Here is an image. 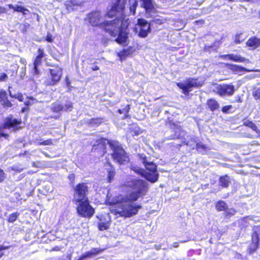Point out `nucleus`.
Instances as JSON below:
<instances>
[{
	"label": "nucleus",
	"mask_w": 260,
	"mask_h": 260,
	"mask_svg": "<svg viewBox=\"0 0 260 260\" xmlns=\"http://www.w3.org/2000/svg\"><path fill=\"white\" fill-rule=\"evenodd\" d=\"M129 187L132 189L131 192L111 204L115 207L112 212L114 215H118L125 218L133 217L138 214L139 210L142 208V206L140 204H134L133 203L145 196L148 191L146 182L140 179L132 180Z\"/></svg>",
	"instance_id": "obj_1"
},
{
	"label": "nucleus",
	"mask_w": 260,
	"mask_h": 260,
	"mask_svg": "<svg viewBox=\"0 0 260 260\" xmlns=\"http://www.w3.org/2000/svg\"><path fill=\"white\" fill-rule=\"evenodd\" d=\"M128 20L123 16L111 20H105L101 22L100 28L111 37L117 36L114 41L118 44L126 46L129 44L127 30L129 25Z\"/></svg>",
	"instance_id": "obj_2"
},
{
	"label": "nucleus",
	"mask_w": 260,
	"mask_h": 260,
	"mask_svg": "<svg viewBox=\"0 0 260 260\" xmlns=\"http://www.w3.org/2000/svg\"><path fill=\"white\" fill-rule=\"evenodd\" d=\"M109 146L112 151L111 157L115 162L119 165H126L129 162V155L118 141L109 142Z\"/></svg>",
	"instance_id": "obj_3"
},
{
	"label": "nucleus",
	"mask_w": 260,
	"mask_h": 260,
	"mask_svg": "<svg viewBox=\"0 0 260 260\" xmlns=\"http://www.w3.org/2000/svg\"><path fill=\"white\" fill-rule=\"evenodd\" d=\"M139 156L146 168L144 177L152 183L157 182L159 178V174L157 171V166L153 162H148L145 154H139Z\"/></svg>",
	"instance_id": "obj_4"
},
{
	"label": "nucleus",
	"mask_w": 260,
	"mask_h": 260,
	"mask_svg": "<svg viewBox=\"0 0 260 260\" xmlns=\"http://www.w3.org/2000/svg\"><path fill=\"white\" fill-rule=\"evenodd\" d=\"M52 68L48 69V76L44 81L46 86H53L57 85L62 76V69L58 65H51Z\"/></svg>",
	"instance_id": "obj_5"
},
{
	"label": "nucleus",
	"mask_w": 260,
	"mask_h": 260,
	"mask_svg": "<svg viewBox=\"0 0 260 260\" xmlns=\"http://www.w3.org/2000/svg\"><path fill=\"white\" fill-rule=\"evenodd\" d=\"M74 203L77 204V213L80 217L89 219L95 213V209L90 205L88 199Z\"/></svg>",
	"instance_id": "obj_6"
},
{
	"label": "nucleus",
	"mask_w": 260,
	"mask_h": 260,
	"mask_svg": "<svg viewBox=\"0 0 260 260\" xmlns=\"http://www.w3.org/2000/svg\"><path fill=\"white\" fill-rule=\"evenodd\" d=\"M73 109V103L71 101H67L64 104L61 105L58 102H55L51 104L50 110L56 115L51 116L50 118L59 119L61 117V112H70Z\"/></svg>",
	"instance_id": "obj_7"
},
{
	"label": "nucleus",
	"mask_w": 260,
	"mask_h": 260,
	"mask_svg": "<svg viewBox=\"0 0 260 260\" xmlns=\"http://www.w3.org/2000/svg\"><path fill=\"white\" fill-rule=\"evenodd\" d=\"M73 202L82 201L88 199L89 187L86 182H79L73 188Z\"/></svg>",
	"instance_id": "obj_8"
},
{
	"label": "nucleus",
	"mask_w": 260,
	"mask_h": 260,
	"mask_svg": "<svg viewBox=\"0 0 260 260\" xmlns=\"http://www.w3.org/2000/svg\"><path fill=\"white\" fill-rule=\"evenodd\" d=\"M203 83L199 81L197 78H189L186 80L185 83L178 82L176 85L182 90V93L188 95L191 91L192 88H199L202 86Z\"/></svg>",
	"instance_id": "obj_9"
},
{
	"label": "nucleus",
	"mask_w": 260,
	"mask_h": 260,
	"mask_svg": "<svg viewBox=\"0 0 260 260\" xmlns=\"http://www.w3.org/2000/svg\"><path fill=\"white\" fill-rule=\"evenodd\" d=\"M112 4L109 9H107L106 15L109 18H120L125 16L123 14L124 7L120 4L121 0H112Z\"/></svg>",
	"instance_id": "obj_10"
},
{
	"label": "nucleus",
	"mask_w": 260,
	"mask_h": 260,
	"mask_svg": "<svg viewBox=\"0 0 260 260\" xmlns=\"http://www.w3.org/2000/svg\"><path fill=\"white\" fill-rule=\"evenodd\" d=\"M259 232L260 225H254L253 226L251 243L247 249L248 252L250 254L254 253L259 247L260 238L258 233Z\"/></svg>",
	"instance_id": "obj_11"
},
{
	"label": "nucleus",
	"mask_w": 260,
	"mask_h": 260,
	"mask_svg": "<svg viewBox=\"0 0 260 260\" xmlns=\"http://www.w3.org/2000/svg\"><path fill=\"white\" fill-rule=\"evenodd\" d=\"M116 141V140H108L106 138H100L96 140L95 144L92 145V151L104 156L107 152V144L109 145V142Z\"/></svg>",
	"instance_id": "obj_12"
},
{
	"label": "nucleus",
	"mask_w": 260,
	"mask_h": 260,
	"mask_svg": "<svg viewBox=\"0 0 260 260\" xmlns=\"http://www.w3.org/2000/svg\"><path fill=\"white\" fill-rule=\"evenodd\" d=\"M136 26V29H139L138 36L142 38L147 37L151 31L150 24L142 18L138 19Z\"/></svg>",
	"instance_id": "obj_13"
},
{
	"label": "nucleus",
	"mask_w": 260,
	"mask_h": 260,
	"mask_svg": "<svg viewBox=\"0 0 260 260\" xmlns=\"http://www.w3.org/2000/svg\"><path fill=\"white\" fill-rule=\"evenodd\" d=\"M21 124L22 120L21 119L14 118L12 115H10L6 117L3 123V127L4 128L12 129L14 131H16L22 128Z\"/></svg>",
	"instance_id": "obj_14"
},
{
	"label": "nucleus",
	"mask_w": 260,
	"mask_h": 260,
	"mask_svg": "<svg viewBox=\"0 0 260 260\" xmlns=\"http://www.w3.org/2000/svg\"><path fill=\"white\" fill-rule=\"evenodd\" d=\"M216 92L220 96H231L233 95L235 91V86L232 84H220L216 87Z\"/></svg>",
	"instance_id": "obj_15"
},
{
	"label": "nucleus",
	"mask_w": 260,
	"mask_h": 260,
	"mask_svg": "<svg viewBox=\"0 0 260 260\" xmlns=\"http://www.w3.org/2000/svg\"><path fill=\"white\" fill-rule=\"evenodd\" d=\"M102 16L99 11L95 10L89 13L86 16V20L93 27H100Z\"/></svg>",
	"instance_id": "obj_16"
},
{
	"label": "nucleus",
	"mask_w": 260,
	"mask_h": 260,
	"mask_svg": "<svg viewBox=\"0 0 260 260\" xmlns=\"http://www.w3.org/2000/svg\"><path fill=\"white\" fill-rule=\"evenodd\" d=\"M135 49L132 46H129L126 49H123L119 52L117 53V56L119 57V60L122 61L126 59V58L131 55L135 51Z\"/></svg>",
	"instance_id": "obj_17"
},
{
	"label": "nucleus",
	"mask_w": 260,
	"mask_h": 260,
	"mask_svg": "<svg viewBox=\"0 0 260 260\" xmlns=\"http://www.w3.org/2000/svg\"><path fill=\"white\" fill-rule=\"evenodd\" d=\"M130 109L131 105L129 104L122 105H121V108L117 110V112L123 115L121 119H130L131 115L129 114Z\"/></svg>",
	"instance_id": "obj_18"
},
{
	"label": "nucleus",
	"mask_w": 260,
	"mask_h": 260,
	"mask_svg": "<svg viewBox=\"0 0 260 260\" xmlns=\"http://www.w3.org/2000/svg\"><path fill=\"white\" fill-rule=\"evenodd\" d=\"M104 249L93 248H92L91 251L85 252L84 253L80 255L77 260H83L84 258L91 257L92 256L96 255L99 253L103 252Z\"/></svg>",
	"instance_id": "obj_19"
},
{
	"label": "nucleus",
	"mask_w": 260,
	"mask_h": 260,
	"mask_svg": "<svg viewBox=\"0 0 260 260\" xmlns=\"http://www.w3.org/2000/svg\"><path fill=\"white\" fill-rule=\"evenodd\" d=\"M246 45L251 49H255L260 46V38L252 36L247 40Z\"/></svg>",
	"instance_id": "obj_20"
},
{
	"label": "nucleus",
	"mask_w": 260,
	"mask_h": 260,
	"mask_svg": "<svg viewBox=\"0 0 260 260\" xmlns=\"http://www.w3.org/2000/svg\"><path fill=\"white\" fill-rule=\"evenodd\" d=\"M109 168L107 169V177L106 181L107 183H111L114 179L116 175V170L113 165L111 162L108 163Z\"/></svg>",
	"instance_id": "obj_21"
},
{
	"label": "nucleus",
	"mask_w": 260,
	"mask_h": 260,
	"mask_svg": "<svg viewBox=\"0 0 260 260\" xmlns=\"http://www.w3.org/2000/svg\"><path fill=\"white\" fill-rule=\"evenodd\" d=\"M206 105L208 109L214 112L219 108V104L214 98H210L207 100Z\"/></svg>",
	"instance_id": "obj_22"
},
{
	"label": "nucleus",
	"mask_w": 260,
	"mask_h": 260,
	"mask_svg": "<svg viewBox=\"0 0 260 260\" xmlns=\"http://www.w3.org/2000/svg\"><path fill=\"white\" fill-rule=\"evenodd\" d=\"M105 121L104 117H94L89 119L86 123L90 126H99L103 123Z\"/></svg>",
	"instance_id": "obj_23"
},
{
	"label": "nucleus",
	"mask_w": 260,
	"mask_h": 260,
	"mask_svg": "<svg viewBox=\"0 0 260 260\" xmlns=\"http://www.w3.org/2000/svg\"><path fill=\"white\" fill-rule=\"evenodd\" d=\"M45 56L44 50L43 48L38 49V55L36 56L34 62V66H39L42 62V59Z\"/></svg>",
	"instance_id": "obj_24"
},
{
	"label": "nucleus",
	"mask_w": 260,
	"mask_h": 260,
	"mask_svg": "<svg viewBox=\"0 0 260 260\" xmlns=\"http://www.w3.org/2000/svg\"><path fill=\"white\" fill-rule=\"evenodd\" d=\"M225 66L227 69L231 70L235 74L246 71V69L244 67L237 64L226 63Z\"/></svg>",
	"instance_id": "obj_25"
},
{
	"label": "nucleus",
	"mask_w": 260,
	"mask_h": 260,
	"mask_svg": "<svg viewBox=\"0 0 260 260\" xmlns=\"http://www.w3.org/2000/svg\"><path fill=\"white\" fill-rule=\"evenodd\" d=\"M8 7L10 9L13 10L14 11L20 12L23 15H26L27 12H29V10L22 6L16 5L14 6L12 4L8 5Z\"/></svg>",
	"instance_id": "obj_26"
},
{
	"label": "nucleus",
	"mask_w": 260,
	"mask_h": 260,
	"mask_svg": "<svg viewBox=\"0 0 260 260\" xmlns=\"http://www.w3.org/2000/svg\"><path fill=\"white\" fill-rule=\"evenodd\" d=\"M142 7L144 8L146 12H151L154 9V5L152 0H141Z\"/></svg>",
	"instance_id": "obj_27"
},
{
	"label": "nucleus",
	"mask_w": 260,
	"mask_h": 260,
	"mask_svg": "<svg viewBox=\"0 0 260 260\" xmlns=\"http://www.w3.org/2000/svg\"><path fill=\"white\" fill-rule=\"evenodd\" d=\"M230 182V178L228 175L221 176L219 178V185L223 188L228 187Z\"/></svg>",
	"instance_id": "obj_28"
},
{
	"label": "nucleus",
	"mask_w": 260,
	"mask_h": 260,
	"mask_svg": "<svg viewBox=\"0 0 260 260\" xmlns=\"http://www.w3.org/2000/svg\"><path fill=\"white\" fill-rule=\"evenodd\" d=\"M196 149L199 153L201 154H205L208 150H210V148L208 146L201 142L196 143Z\"/></svg>",
	"instance_id": "obj_29"
},
{
	"label": "nucleus",
	"mask_w": 260,
	"mask_h": 260,
	"mask_svg": "<svg viewBox=\"0 0 260 260\" xmlns=\"http://www.w3.org/2000/svg\"><path fill=\"white\" fill-rule=\"evenodd\" d=\"M243 125L251 128L256 133L257 137H260V130L258 129L256 124L252 121L247 120L244 122Z\"/></svg>",
	"instance_id": "obj_30"
},
{
	"label": "nucleus",
	"mask_w": 260,
	"mask_h": 260,
	"mask_svg": "<svg viewBox=\"0 0 260 260\" xmlns=\"http://www.w3.org/2000/svg\"><path fill=\"white\" fill-rule=\"evenodd\" d=\"M215 207L216 210L218 211H224L226 209H228V205L225 201L222 200H219L216 202L215 204Z\"/></svg>",
	"instance_id": "obj_31"
},
{
	"label": "nucleus",
	"mask_w": 260,
	"mask_h": 260,
	"mask_svg": "<svg viewBox=\"0 0 260 260\" xmlns=\"http://www.w3.org/2000/svg\"><path fill=\"white\" fill-rule=\"evenodd\" d=\"M102 221V219H100ZM111 224L110 221H100L98 224V229L101 231L108 230Z\"/></svg>",
	"instance_id": "obj_32"
},
{
	"label": "nucleus",
	"mask_w": 260,
	"mask_h": 260,
	"mask_svg": "<svg viewBox=\"0 0 260 260\" xmlns=\"http://www.w3.org/2000/svg\"><path fill=\"white\" fill-rule=\"evenodd\" d=\"M225 57H227L229 59L236 61V62H243L245 58L240 56L234 55L233 54H226L224 55Z\"/></svg>",
	"instance_id": "obj_33"
},
{
	"label": "nucleus",
	"mask_w": 260,
	"mask_h": 260,
	"mask_svg": "<svg viewBox=\"0 0 260 260\" xmlns=\"http://www.w3.org/2000/svg\"><path fill=\"white\" fill-rule=\"evenodd\" d=\"M128 132L133 137L138 136L142 133L141 129L138 126L130 127L129 128Z\"/></svg>",
	"instance_id": "obj_34"
},
{
	"label": "nucleus",
	"mask_w": 260,
	"mask_h": 260,
	"mask_svg": "<svg viewBox=\"0 0 260 260\" xmlns=\"http://www.w3.org/2000/svg\"><path fill=\"white\" fill-rule=\"evenodd\" d=\"M236 213V211L234 208L226 209L224 211V217L225 218L229 219L232 216H234Z\"/></svg>",
	"instance_id": "obj_35"
},
{
	"label": "nucleus",
	"mask_w": 260,
	"mask_h": 260,
	"mask_svg": "<svg viewBox=\"0 0 260 260\" xmlns=\"http://www.w3.org/2000/svg\"><path fill=\"white\" fill-rule=\"evenodd\" d=\"M19 215L20 214L18 212H15L10 214L8 216L7 221L9 223L14 222L17 219V218L19 216Z\"/></svg>",
	"instance_id": "obj_36"
},
{
	"label": "nucleus",
	"mask_w": 260,
	"mask_h": 260,
	"mask_svg": "<svg viewBox=\"0 0 260 260\" xmlns=\"http://www.w3.org/2000/svg\"><path fill=\"white\" fill-rule=\"evenodd\" d=\"M38 144L39 145H43V146H47V145H51L53 144L52 139H49L43 141L39 142Z\"/></svg>",
	"instance_id": "obj_37"
},
{
	"label": "nucleus",
	"mask_w": 260,
	"mask_h": 260,
	"mask_svg": "<svg viewBox=\"0 0 260 260\" xmlns=\"http://www.w3.org/2000/svg\"><path fill=\"white\" fill-rule=\"evenodd\" d=\"M76 176L74 173H70L68 176V179L70 181V185H74L75 181Z\"/></svg>",
	"instance_id": "obj_38"
},
{
	"label": "nucleus",
	"mask_w": 260,
	"mask_h": 260,
	"mask_svg": "<svg viewBox=\"0 0 260 260\" xmlns=\"http://www.w3.org/2000/svg\"><path fill=\"white\" fill-rule=\"evenodd\" d=\"M232 108L233 106L231 105L224 106L221 108V111L224 114H228L230 113L229 110Z\"/></svg>",
	"instance_id": "obj_39"
},
{
	"label": "nucleus",
	"mask_w": 260,
	"mask_h": 260,
	"mask_svg": "<svg viewBox=\"0 0 260 260\" xmlns=\"http://www.w3.org/2000/svg\"><path fill=\"white\" fill-rule=\"evenodd\" d=\"M65 6H66V9L68 11H70L71 10H74V8L73 7L74 5L73 4V3H72V2L71 1H67L66 4H65Z\"/></svg>",
	"instance_id": "obj_40"
},
{
	"label": "nucleus",
	"mask_w": 260,
	"mask_h": 260,
	"mask_svg": "<svg viewBox=\"0 0 260 260\" xmlns=\"http://www.w3.org/2000/svg\"><path fill=\"white\" fill-rule=\"evenodd\" d=\"M252 95L255 100H260V88L255 90L253 92Z\"/></svg>",
	"instance_id": "obj_41"
},
{
	"label": "nucleus",
	"mask_w": 260,
	"mask_h": 260,
	"mask_svg": "<svg viewBox=\"0 0 260 260\" xmlns=\"http://www.w3.org/2000/svg\"><path fill=\"white\" fill-rule=\"evenodd\" d=\"M7 98V94L5 90H0V102H2Z\"/></svg>",
	"instance_id": "obj_42"
},
{
	"label": "nucleus",
	"mask_w": 260,
	"mask_h": 260,
	"mask_svg": "<svg viewBox=\"0 0 260 260\" xmlns=\"http://www.w3.org/2000/svg\"><path fill=\"white\" fill-rule=\"evenodd\" d=\"M1 103L3 105V106L5 107L9 108L12 107V103L10 101L8 100V98H7L6 100H4L2 102H1Z\"/></svg>",
	"instance_id": "obj_43"
},
{
	"label": "nucleus",
	"mask_w": 260,
	"mask_h": 260,
	"mask_svg": "<svg viewBox=\"0 0 260 260\" xmlns=\"http://www.w3.org/2000/svg\"><path fill=\"white\" fill-rule=\"evenodd\" d=\"M45 41L49 43H52L53 42V38L52 35L50 33H48L45 38Z\"/></svg>",
	"instance_id": "obj_44"
},
{
	"label": "nucleus",
	"mask_w": 260,
	"mask_h": 260,
	"mask_svg": "<svg viewBox=\"0 0 260 260\" xmlns=\"http://www.w3.org/2000/svg\"><path fill=\"white\" fill-rule=\"evenodd\" d=\"M6 178L4 171L0 169V183L3 182Z\"/></svg>",
	"instance_id": "obj_45"
},
{
	"label": "nucleus",
	"mask_w": 260,
	"mask_h": 260,
	"mask_svg": "<svg viewBox=\"0 0 260 260\" xmlns=\"http://www.w3.org/2000/svg\"><path fill=\"white\" fill-rule=\"evenodd\" d=\"M13 97L17 99L20 102H22L24 99L23 94L21 93H18L17 94H15Z\"/></svg>",
	"instance_id": "obj_46"
},
{
	"label": "nucleus",
	"mask_w": 260,
	"mask_h": 260,
	"mask_svg": "<svg viewBox=\"0 0 260 260\" xmlns=\"http://www.w3.org/2000/svg\"><path fill=\"white\" fill-rule=\"evenodd\" d=\"M64 81H65L67 87H68L69 89H70L71 87V82L68 76H66L65 77Z\"/></svg>",
	"instance_id": "obj_47"
},
{
	"label": "nucleus",
	"mask_w": 260,
	"mask_h": 260,
	"mask_svg": "<svg viewBox=\"0 0 260 260\" xmlns=\"http://www.w3.org/2000/svg\"><path fill=\"white\" fill-rule=\"evenodd\" d=\"M136 173L144 177L145 171H144V169L138 168Z\"/></svg>",
	"instance_id": "obj_48"
},
{
	"label": "nucleus",
	"mask_w": 260,
	"mask_h": 260,
	"mask_svg": "<svg viewBox=\"0 0 260 260\" xmlns=\"http://www.w3.org/2000/svg\"><path fill=\"white\" fill-rule=\"evenodd\" d=\"M7 75L5 73H3L0 75V81H4L6 80V79H7Z\"/></svg>",
	"instance_id": "obj_49"
},
{
	"label": "nucleus",
	"mask_w": 260,
	"mask_h": 260,
	"mask_svg": "<svg viewBox=\"0 0 260 260\" xmlns=\"http://www.w3.org/2000/svg\"><path fill=\"white\" fill-rule=\"evenodd\" d=\"M240 35H236L235 42L237 44H240L241 42V41L239 39Z\"/></svg>",
	"instance_id": "obj_50"
},
{
	"label": "nucleus",
	"mask_w": 260,
	"mask_h": 260,
	"mask_svg": "<svg viewBox=\"0 0 260 260\" xmlns=\"http://www.w3.org/2000/svg\"><path fill=\"white\" fill-rule=\"evenodd\" d=\"M137 6V2H135V3L134 4L133 6V14L134 15L135 14V12H136V7Z\"/></svg>",
	"instance_id": "obj_51"
},
{
	"label": "nucleus",
	"mask_w": 260,
	"mask_h": 260,
	"mask_svg": "<svg viewBox=\"0 0 260 260\" xmlns=\"http://www.w3.org/2000/svg\"><path fill=\"white\" fill-rule=\"evenodd\" d=\"M10 246H4L3 245H0V251L8 249L10 248Z\"/></svg>",
	"instance_id": "obj_52"
},
{
	"label": "nucleus",
	"mask_w": 260,
	"mask_h": 260,
	"mask_svg": "<svg viewBox=\"0 0 260 260\" xmlns=\"http://www.w3.org/2000/svg\"><path fill=\"white\" fill-rule=\"evenodd\" d=\"M204 23V20H196L194 21V24H199V23H200V24H203Z\"/></svg>",
	"instance_id": "obj_53"
},
{
	"label": "nucleus",
	"mask_w": 260,
	"mask_h": 260,
	"mask_svg": "<svg viewBox=\"0 0 260 260\" xmlns=\"http://www.w3.org/2000/svg\"><path fill=\"white\" fill-rule=\"evenodd\" d=\"M91 69L92 71H98L100 69V68L98 66H94L93 67H92L91 68Z\"/></svg>",
	"instance_id": "obj_54"
},
{
	"label": "nucleus",
	"mask_w": 260,
	"mask_h": 260,
	"mask_svg": "<svg viewBox=\"0 0 260 260\" xmlns=\"http://www.w3.org/2000/svg\"><path fill=\"white\" fill-rule=\"evenodd\" d=\"M179 242H175L173 243V247L174 248H177L179 247Z\"/></svg>",
	"instance_id": "obj_55"
},
{
	"label": "nucleus",
	"mask_w": 260,
	"mask_h": 260,
	"mask_svg": "<svg viewBox=\"0 0 260 260\" xmlns=\"http://www.w3.org/2000/svg\"><path fill=\"white\" fill-rule=\"evenodd\" d=\"M34 66V69H35V71L37 75H38V74H39V69H38V67L39 66Z\"/></svg>",
	"instance_id": "obj_56"
},
{
	"label": "nucleus",
	"mask_w": 260,
	"mask_h": 260,
	"mask_svg": "<svg viewBox=\"0 0 260 260\" xmlns=\"http://www.w3.org/2000/svg\"><path fill=\"white\" fill-rule=\"evenodd\" d=\"M1 9H0V14L2 13H4L6 12V9L4 7L1 6Z\"/></svg>",
	"instance_id": "obj_57"
},
{
	"label": "nucleus",
	"mask_w": 260,
	"mask_h": 260,
	"mask_svg": "<svg viewBox=\"0 0 260 260\" xmlns=\"http://www.w3.org/2000/svg\"><path fill=\"white\" fill-rule=\"evenodd\" d=\"M138 168H137L136 167H132L131 168V169L133 171H134L135 173L136 172V171L137 170Z\"/></svg>",
	"instance_id": "obj_58"
},
{
	"label": "nucleus",
	"mask_w": 260,
	"mask_h": 260,
	"mask_svg": "<svg viewBox=\"0 0 260 260\" xmlns=\"http://www.w3.org/2000/svg\"><path fill=\"white\" fill-rule=\"evenodd\" d=\"M236 102H237V103H241L242 102V100H241L240 97L238 96L237 98V99H236Z\"/></svg>",
	"instance_id": "obj_59"
},
{
	"label": "nucleus",
	"mask_w": 260,
	"mask_h": 260,
	"mask_svg": "<svg viewBox=\"0 0 260 260\" xmlns=\"http://www.w3.org/2000/svg\"><path fill=\"white\" fill-rule=\"evenodd\" d=\"M24 25H25V26L26 28H27L29 27V24H28V23H27V24H25ZM26 31V29H25L24 30H22V32H25Z\"/></svg>",
	"instance_id": "obj_60"
},
{
	"label": "nucleus",
	"mask_w": 260,
	"mask_h": 260,
	"mask_svg": "<svg viewBox=\"0 0 260 260\" xmlns=\"http://www.w3.org/2000/svg\"><path fill=\"white\" fill-rule=\"evenodd\" d=\"M24 104L25 106H29V105H30V103L28 101H26L25 103H24Z\"/></svg>",
	"instance_id": "obj_61"
},
{
	"label": "nucleus",
	"mask_w": 260,
	"mask_h": 260,
	"mask_svg": "<svg viewBox=\"0 0 260 260\" xmlns=\"http://www.w3.org/2000/svg\"><path fill=\"white\" fill-rule=\"evenodd\" d=\"M0 136L1 137H7L8 136V135L7 134H4V133H1L0 134Z\"/></svg>",
	"instance_id": "obj_62"
},
{
	"label": "nucleus",
	"mask_w": 260,
	"mask_h": 260,
	"mask_svg": "<svg viewBox=\"0 0 260 260\" xmlns=\"http://www.w3.org/2000/svg\"><path fill=\"white\" fill-rule=\"evenodd\" d=\"M3 255H4L3 253H0V258L2 257Z\"/></svg>",
	"instance_id": "obj_63"
},
{
	"label": "nucleus",
	"mask_w": 260,
	"mask_h": 260,
	"mask_svg": "<svg viewBox=\"0 0 260 260\" xmlns=\"http://www.w3.org/2000/svg\"><path fill=\"white\" fill-rule=\"evenodd\" d=\"M184 144H185L186 145H188V142H184Z\"/></svg>",
	"instance_id": "obj_64"
}]
</instances>
